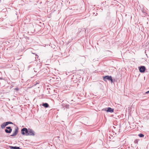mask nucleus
<instances>
[{"instance_id": "nucleus-9", "label": "nucleus", "mask_w": 149, "mask_h": 149, "mask_svg": "<svg viewBox=\"0 0 149 149\" xmlns=\"http://www.w3.org/2000/svg\"><path fill=\"white\" fill-rule=\"evenodd\" d=\"M9 147L12 149H20V148L19 147L10 146Z\"/></svg>"}, {"instance_id": "nucleus-15", "label": "nucleus", "mask_w": 149, "mask_h": 149, "mask_svg": "<svg viewBox=\"0 0 149 149\" xmlns=\"http://www.w3.org/2000/svg\"><path fill=\"white\" fill-rule=\"evenodd\" d=\"M18 89H19L17 88H15V90H17V91L18 90Z\"/></svg>"}, {"instance_id": "nucleus-3", "label": "nucleus", "mask_w": 149, "mask_h": 149, "mask_svg": "<svg viewBox=\"0 0 149 149\" xmlns=\"http://www.w3.org/2000/svg\"><path fill=\"white\" fill-rule=\"evenodd\" d=\"M29 134H28V136H33L35 135V132L32 130L29 129Z\"/></svg>"}, {"instance_id": "nucleus-2", "label": "nucleus", "mask_w": 149, "mask_h": 149, "mask_svg": "<svg viewBox=\"0 0 149 149\" xmlns=\"http://www.w3.org/2000/svg\"><path fill=\"white\" fill-rule=\"evenodd\" d=\"M103 79L104 81H106L107 80L111 81V83L113 82V81L111 76H106L103 77Z\"/></svg>"}, {"instance_id": "nucleus-4", "label": "nucleus", "mask_w": 149, "mask_h": 149, "mask_svg": "<svg viewBox=\"0 0 149 149\" xmlns=\"http://www.w3.org/2000/svg\"><path fill=\"white\" fill-rule=\"evenodd\" d=\"M6 129L5 130V132L7 133H10L12 131V129L10 127H6Z\"/></svg>"}, {"instance_id": "nucleus-1", "label": "nucleus", "mask_w": 149, "mask_h": 149, "mask_svg": "<svg viewBox=\"0 0 149 149\" xmlns=\"http://www.w3.org/2000/svg\"><path fill=\"white\" fill-rule=\"evenodd\" d=\"M29 129H27L26 128H23L21 130L22 133L23 135L28 136Z\"/></svg>"}, {"instance_id": "nucleus-17", "label": "nucleus", "mask_w": 149, "mask_h": 149, "mask_svg": "<svg viewBox=\"0 0 149 149\" xmlns=\"http://www.w3.org/2000/svg\"><path fill=\"white\" fill-rule=\"evenodd\" d=\"M36 60L37 59H36Z\"/></svg>"}, {"instance_id": "nucleus-8", "label": "nucleus", "mask_w": 149, "mask_h": 149, "mask_svg": "<svg viewBox=\"0 0 149 149\" xmlns=\"http://www.w3.org/2000/svg\"><path fill=\"white\" fill-rule=\"evenodd\" d=\"M6 125H7L6 124V122H4L1 125V127L3 129L5 128Z\"/></svg>"}, {"instance_id": "nucleus-13", "label": "nucleus", "mask_w": 149, "mask_h": 149, "mask_svg": "<svg viewBox=\"0 0 149 149\" xmlns=\"http://www.w3.org/2000/svg\"><path fill=\"white\" fill-rule=\"evenodd\" d=\"M68 107H69V105H65V107L66 108H68Z\"/></svg>"}, {"instance_id": "nucleus-16", "label": "nucleus", "mask_w": 149, "mask_h": 149, "mask_svg": "<svg viewBox=\"0 0 149 149\" xmlns=\"http://www.w3.org/2000/svg\"><path fill=\"white\" fill-rule=\"evenodd\" d=\"M37 56V58H38V55H36V56Z\"/></svg>"}, {"instance_id": "nucleus-11", "label": "nucleus", "mask_w": 149, "mask_h": 149, "mask_svg": "<svg viewBox=\"0 0 149 149\" xmlns=\"http://www.w3.org/2000/svg\"><path fill=\"white\" fill-rule=\"evenodd\" d=\"M138 136L140 137H143L144 136V135L142 134L141 133L139 134Z\"/></svg>"}, {"instance_id": "nucleus-5", "label": "nucleus", "mask_w": 149, "mask_h": 149, "mask_svg": "<svg viewBox=\"0 0 149 149\" xmlns=\"http://www.w3.org/2000/svg\"><path fill=\"white\" fill-rule=\"evenodd\" d=\"M139 71L141 72H145L146 69L145 67L143 66H141L139 67Z\"/></svg>"}, {"instance_id": "nucleus-7", "label": "nucleus", "mask_w": 149, "mask_h": 149, "mask_svg": "<svg viewBox=\"0 0 149 149\" xmlns=\"http://www.w3.org/2000/svg\"><path fill=\"white\" fill-rule=\"evenodd\" d=\"M107 110H105L107 112H110L111 113H112L114 111V109L111 108L110 107H108L107 108Z\"/></svg>"}, {"instance_id": "nucleus-10", "label": "nucleus", "mask_w": 149, "mask_h": 149, "mask_svg": "<svg viewBox=\"0 0 149 149\" xmlns=\"http://www.w3.org/2000/svg\"><path fill=\"white\" fill-rule=\"evenodd\" d=\"M42 106L44 107L45 108L48 107H49V105L47 103H43L42 104Z\"/></svg>"}, {"instance_id": "nucleus-12", "label": "nucleus", "mask_w": 149, "mask_h": 149, "mask_svg": "<svg viewBox=\"0 0 149 149\" xmlns=\"http://www.w3.org/2000/svg\"><path fill=\"white\" fill-rule=\"evenodd\" d=\"M6 124L7 125L10 124H13L12 123L10 122H6Z\"/></svg>"}, {"instance_id": "nucleus-6", "label": "nucleus", "mask_w": 149, "mask_h": 149, "mask_svg": "<svg viewBox=\"0 0 149 149\" xmlns=\"http://www.w3.org/2000/svg\"><path fill=\"white\" fill-rule=\"evenodd\" d=\"M18 132V130L17 129H15V132H14L13 134L11 135L12 136H15Z\"/></svg>"}, {"instance_id": "nucleus-14", "label": "nucleus", "mask_w": 149, "mask_h": 149, "mask_svg": "<svg viewBox=\"0 0 149 149\" xmlns=\"http://www.w3.org/2000/svg\"><path fill=\"white\" fill-rule=\"evenodd\" d=\"M146 94H149V91H148L146 92Z\"/></svg>"}]
</instances>
